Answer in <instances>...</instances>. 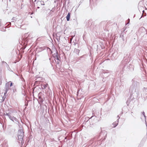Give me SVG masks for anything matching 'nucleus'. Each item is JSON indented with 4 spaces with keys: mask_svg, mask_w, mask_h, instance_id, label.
<instances>
[{
    "mask_svg": "<svg viewBox=\"0 0 147 147\" xmlns=\"http://www.w3.org/2000/svg\"><path fill=\"white\" fill-rule=\"evenodd\" d=\"M1 147H8V145L7 144V141L6 140H4L2 144Z\"/></svg>",
    "mask_w": 147,
    "mask_h": 147,
    "instance_id": "423d86ee",
    "label": "nucleus"
},
{
    "mask_svg": "<svg viewBox=\"0 0 147 147\" xmlns=\"http://www.w3.org/2000/svg\"><path fill=\"white\" fill-rule=\"evenodd\" d=\"M39 8H40V7H37V9H39Z\"/></svg>",
    "mask_w": 147,
    "mask_h": 147,
    "instance_id": "b1692460",
    "label": "nucleus"
},
{
    "mask_svg": "<svg viewBox=\"0 0 147 147\" xmlns=\"http://www.w3.org/2000/svg\"><path fill=\"white\" fill-rule=\"evenodd\" d=\"M9 119L15 123L17 122L18 121V119L13 116H11Z\"/></svg>",
    "mask_w": 147,
    "mask_h": 147,
    "instance_id": "39448f33",
    "label": "nucleus"
},
{
    "mask_svg": "<svg viewBox=\"0 0 147 147\" xmlns=\"http://www.w3.org/2000/svg\"><path fill=\"white\" fill-rule=\"evenodd\" d=\"M13 85V84L12 83V82H11V84H10V87H11V86H12Z\"/></svg>",
    "mask_w": 147,
    "mask_h": 147,
    "instance_id": "a211bd4d",
    "label": "nucleus"
},
{
    "mask_svg": "<svg viewBox=\"0 0 147 147\" xmlns=\"http://www.w3.org/2000/svg\"><path fill=\"white\" fill-rule=\"evenodd\" d=\"M39 1V0H35L34 1L36 2L37 1V2H38Z\"/></svg>",
    "mask_w": 147,
    "mask_h": 147,
    "instance_id": "6ab92c4d",
    "label": "nucleus"
},
{
    "mask_svg": "<svg viewBox=\"0 0 147 147\" xmlns=\"http://www.w3.org/2000/svg\"><path fill=\"white\" fill-rule=\"evenodd\" d=\"M80 50L77 49H75L74 52L77 54L78 55L80 53Z\"/></svg>",
    "mask_w": 147,
    "mask_h": 147,
    "instance_id": "0eeeda50",
    "label": "nucleus"
},
{
    "mask_svg": "<svg viewBox=\"0 0 147 147\" xmlns=\"http://www.w3.org/2000/svg\"><path fill=\"white\" fill-rule=\"evenodd\" d=\"M38 101L39 102H40L41 103H42L43 102V100L40 96H39L38 97Z\"/></svg>",
    "mask_w": 147,
    "mask_h": 147,
    "instance_id": "9b49d317",
    "label": "nucleus"
},
{
    "mask_svg": "<svg viewBox=\"0 0 147 147\" xmlns=\"http://www.w3.org/2000/svg\"><path fill=\"white\" fill-rule=\"evenodd\" d=\"M18 19V18L15 17H13L11 19L12 22H14L16 21Z\"/></svg>",
    "mask_w": 147,
    "mask_h": 147,
    "instance_id": "f8f14e48",
    "label": "nucleus"
},
{
    "mask_svg": "<svg viewBox=\"0 0 147 147\" xmlns=\"http://www.w3.org/2000/svg\"><path fill=\"white\" fill-rule=\"evenodd\" d=\"M146 89L145 88H143V90H144Z\"/></svg>",
    "mask_w": 147,
    "mask_h": 147,
    "instance_id": "412c9836",
    "label": "nucleus"
},
{
    "mask_svg": "<svg viewBox=\"0 0 147 147\" xmlns=\"http://www.w3.org/2000/svg\"><path fill=\"white\" fill-rule=\"evenodd\" d=\"M24 133L22 130L20 129L18 130V138L20 143H24L23 138L24 136Z\"/></svg>",
    "mask_w": 147,
    "mask_h": 147,
    "instance_id": "f03ea898",
    "label": "nucleus"
},
{
    "mask_svg": "<svg viewBox=\"0 0 147 147\" xmlns=\"http://www.w3.org/2000/svg\"><path fill=\"white\" fill-rule=\"evenodd\" d=\"M4 115L6 116H8L9 119H10L12 116L11 115V113H10L4 114Z\"/></svg>",
    "mask_w": 147,
    "mask_h": 147,
    "instance_id": "1a4fd4ad",
    "label": "nucleus"
},
{
    "mask_svg": "<svg viewBox=\"0 0 147 147\" xmlns=\"http://www.w3.org/2000/svg\"><path fill=\"white\" fill-rule=\"evenodd\" d=\"M132 84L131 86L129 88V92L132 95L133 94L136 93L137 96L139 95L140 93L137 88L138 86L139 83L137 81H134L133 80Z\"/></svg>",
    "mask_w": 147,
    "mask_h": 147,
    "instance_id": "f257e3e1",
    "label": "nucleus"
},
{
    "mask_svg": "<svg viewBox=\"0 0 147 147\" xmlns=\"http://www.w3.org/2000/svg\"><path fill=\"white\" fill-rule=\"evenodd\" d=\"M58 54L57 52L56 53H54L53 55V57L55 59V61L57 64H59V63L60 61V60L59 59V57L58 55Z\"/></svg>",
    "mask_w": 147,
    "mask_h": 147,
    "instance_id": "7ed1b4c3",
    "label": "nucleus"
},
{
    "mask_svg": "<svg viewBox=\"0 0 147 147\" xmlns=\"http://www.w3.org/2000/svg\"><path fill=\"white\" fill-rule=\"evenodd\" d=\"M70 14L69 13L66 16V19L67 21H69L70 19Z\"/></svg>",
    "mask_w": 147,
    "mask_h": 147,
    "instance_id": "9d476101",
    "label": "nucleus"
},
{
    "mask_svg": "<svg viewBox=\"0 0 147 147\" xmlns=\"http://www.w3.org/2000/svg\"><path fill=\"white\" fill-rule=\"evenodd\" d=\"M10 89V87L9 86H7V84H6L5 90L8 91Z\"/></svg>",
    "mask_w": 147,
    "mask_h": 147,
    "instance_id": "ddd939ff",
    "label": "nucleus"
},
{
    "mask_svg": "<svg viewBox=\"0 0 147 147\" xmlns=\"http://www.w3.org/2000/svg\"><path fill=\"white\" fill-rule=\"evenodd\" d=\"M93 116H92L90 118H91Z\"/></svg>",
    "mask_w": 147,
    "mask_h": 147,
    "instance_id": "a878e982",
    "label": "nucleus"
},
{
    "mask_svg": "<svg viewBox=\"0 0 147 147\" xmlns=\"http://www.w3.org/2000/svg\"><path fill=\"white\" fill-rule=\"evenodd\" d=\"M144 10H143V12H144Z\"/></svg>",
    "mask_w": 147,
    "mask_h": 147,
    "instance_id": "393cba45",
    "label": "nucleus"
},
{
    "mask_svg": "<svg viewBox=\"0 0 147 147\" xmlns=\"http://www.w3.org/2000/svg\"><path fill=\"white\" fill-rule=\"evenodd\" d=\"M2 63L3 64H6L7 66H8V65L7 64V63L6 62H5V61H3L2 62Z\"/></svg>",
    "mask_w": 147,
    "mask_h": 147,
    "instance_id": "2eb2a0df",
    "label": "nucleus"
},
{
    "mask_svg": "<svg viewBox=\"0 0 147 147\" xmlns=\"http://www.w3.org/2000/svg\"><path fill=\"white\" fill-rule=\"evenodd\" d=\"M117 117L118 118V119H117V121L119 120V119L120 117L119 116V115H118Z\"/></svg>",
    "mask_w": 147,
    "mask_h": 147,
    "instance_id": "aec40b11",
    "label": "nucleus"
},
{
    "mask_svg": "<svg viewBox=\"0 0 147 147\" xmlns=\"http://www.w3.org/2000/svg\"><path fill=\"white\" fill-rule=\"evenodd\" d=\"M4 99H3V101L4 100Z\"/></svg>",
    "mask_w": 147,
    "mask_h": 147,
    "instance_id": "bb28decb",
    "label": "nucleus"
},
{
    "mask_svg": "<svg viewBox=\"0 0 147 147\" xmlns=\"http://www.w3.org/2000/svg\"><path fill=\"white\" fill-rule=\"evenodd\" d=\"M119 120L115 121L113 123V125H114V127H115L118 124Z\"/></svg>",
    "mask_w": 147,
    "mask_h": 147,
    "instance_id": "6e6552de",
    "label": "nucleus"
},
{
    "mask_svg": "<svg viewBox=\"0 0 147 147\" xmlns=\"http://www.w3.org/2000/svg\"><path fill=\"white\" fill-rule=\"evenodd\" d=\"M7 91L5 90V92H4V94L5 95L7 92Z\"/></svg>",
    "mask_w": 147,
    "mask_h": 147,
    "instance_id": "f3484780",
    "label": "nucleus"
},
{
    "mask_svg": "<svg viewBox=\"0 0 147 147\" xmlns=\"http://www.w3.org/2000/svg\"><path fill=\"white\" fill-rule=\"evenodd\" d=\"M123 40H124V39H123Z\"/></svg>",
    "mask_w": 147,
    "mask_h": 147,
    "instance_id": "c85d7f7f",
    "label": "nucleus"
},
{
    "mask_svg": "<svg viewBox=\"0 0 147 147\" xmlns=\"http://www.w3.org/2000/svg\"><path fill=\"white\" fill-rule=\"evenodd\" d=\"M41 88L42 89H46V88H48L49 89V85L48 84H43L41 86Z\"/></svg>",
    "mask_w": 147,
    "mask_h": 147,
    "instance_id": "20e7f679",
    "label": "nucleus"
},
{
    "mask_svg": "<svg viewBox=\"0 0 147 147\" xmlns=\"http://www.w3.org/2000/svg\"><path fill=\"white\" fill-rule=\"evenodd\" d=\"M78 92H77V94H78Z\"/></svg>",
    "mask_w": 147,
    "mask_h": 147,
    "instance_id": "cd10ccee",
    "label": "nucleus"
},
{
    "mask_svg": "<svg viewBox=\"0 0 147 147\" xmlns=\"http://www.w3.org/2000/svg\"><path fill=\"white\" fill-rule=\"evenodd\" d=\"M142 114H143V115L144 116V117L145 118L146 117V116H145V113L144 112H143L142 113Z\"/></svg>",
    "mask_w": 147,
    "mask_h": 147,
    "instance_id": "dca6fc26",
    "label": "nucleus"
},
{
    "mask_svg": "<svg viewBox=\"0 0 147 147\" xmlns=\"http://www.w3.org/2000/svg\"><path fill=\"white\" fill-rule=\"evenodd\" d=\"M40 4L42 5H44V2L43 1H40Z\"/></svg>",
    "mask_w": 147,
    "mask_h": 147,
    "instance_id": "4468645a",
    "label": "nucleus"
},
{
    "mask_svg": "<svg viewBox=\"0 0 147 147\" xmlns=\"http://www.w3.org/2000/svg\"><path fill=\"white\" fill-rule=\"evenodd\" d=\"M19 21H20L21 22H22V20H20Z\"/></svg>",
    "mask_w": 147,
    "mask_h": 147,
    "instance_id": "5701e85b",
    "label": "nucleus"
},
{
    "mask_svg": "<svg viewBox=\"0 0 147 147\" xmlns=\"http://www.w3.org/2000/svg\"><path fill=\"white\" fill-rule=\"evenodd\" d=\"M143 17V14L142 15L141 17L140 18V19L142 17Z\"/></svg>",
    "mask_w": 147,
    "mask_h": 147,
    "instance_id": "4be33fe9",
    "label": "nucleus"
}]
</instances>
